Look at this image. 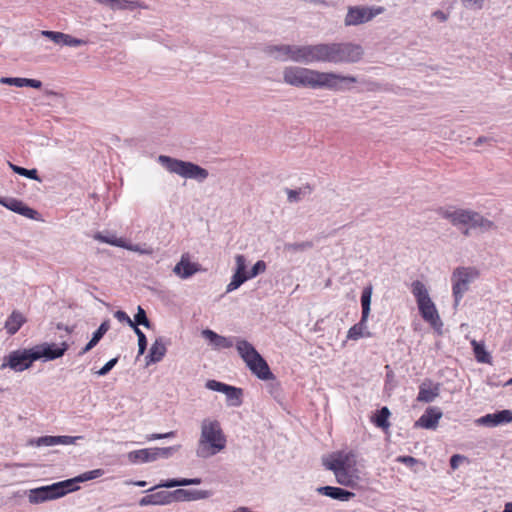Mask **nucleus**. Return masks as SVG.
I'll return each mask as SVG.
<instances>
[{"label": "nucleus", "mask_w": 512, "mask_h": 512, "mask_svg": "<svg viewBox=\"0 0 512 512\" xmlns=\"http://www.w3.org/2000/svg\"><path fill=\"white\" fill-rule=\"evenodd\" d=\"M284 83L302 88L329 89L344 91L347 84L357 82V78L351 75H341L335 72H322L301 66H286L283 69Z\"/></svg>", "instance_id": "nucleus-1"}, {"label": "nucleus", "mask_w": 512, "mask_h": 512, "mask_svg": "<svg viewBox=\"0 0 512 512\" xmlns=\"http://www.w3.org/2000/svg\"><path fill=\"white\" fill-rule=\"evenodd\" d=\"M311 64H355L364 56V48L355 42H320L312 44Z\"/></svg>", "instance_id": "nucleus-2"}, {"label": "nucleus", "mask_w": 512, "mask_h": 512, "mask_svg": "<svg viewBox=\"0 0 512 512\" xmlns=\"http://www.w3.org/2000/svg\"><path fill=\"white\" fill-rule=\"evenodd\" d=\"M226 436L220 422L215 419L205 418L201 422V433L197 443L196 455L207 459L226 447Z\"/></svg>", "instance_id": "nucleus-3"}, {"label": "nucleus", "mask_w": 512, "mask_h": 512, "mask_svg": "<svg viewBox=\"0 0 512 512\" xmlns=\"http://www.w3.org/2000/svg\"><path fill=\"white\" fill-rule=\"evenodd\" d=\"M324 465L328 470L333 471L338 484L351 488L358 485L360 475L356 468V455L353 452H337Z\"/></svg>", "instance_id": "nucleus-4"}, {"label": "nucleus", "mask_w": 512, "mask_h": 512, "mask_svg": "<svg viewBox=\"0 0 512 512\" xmlns=\"http://www.w3.org/2000/svg\"><path fill=\"white\" fill-rule=\"evenodd\" d=\"M450 222L456 226L465 237H470L473 230L485 233L496 229V225L493 221L469 209H455L450 212Z\"/></svg>", "instance_id": "nucleus-5"}, {"label": "nucleus", "mask_w": 512, "mask_h": 512, "mask_svg": "<svg viewBox=\"0 0 512 512\" xmlns=\"http://www.w3.org/2000/svg\"><path fill=\"white\" fill-rule=\"evenodd\" d=\"M264 53L268 56L273 57L278 61H292L295 63H301L305 65L311 64V52L312 44L306 45H267L263 49Z\"/></svg>", "instance_id": "nucleus-6"}, {"label": "nucleus", "mask_w": 512, "mask_h": 512, "mask_svg": "<svg viewBox=\"0 0 512 512\" xmlns=\"http://www.w3.org/2000/svg\"><path fill=\"white\" fill-rule=\"evenodd\" d=\"M158 162L170 173L177 174L186 179L203 182L209 176V172L205 168L192 162L175 159L166 155H160Z\"/></svg>", "instance_id": "nucleus-7"}, {"label": "nucleus", "mask_w": 512, "mask_h": 512, "mask_svg": "<svg viewBox=\"0 0 512 512\" xmlns=\"http://www.w3.org/2000/svg\"><path fill=\"white\" fill-rule=\"evenodd\" d=\"M411 292L416 298L419 312L422 318L431 324L432 327L438 328L442 326L438 312L434 303L432 302L428 290L424 283L416 280L411 285Z\"/></svg>", "instance_id": "nucleus-8"}, {"label": "nucleus", "mask_w": 512, "mask_h": 512, "mask_svg": "<svg viewBox=\"0 0 512 512\" xmlns=\"http://www.w3.org/2000/svg\"><path fill=\"white\" fill-rule=\"evenodd\" d=\"M479 276V270L473 266H461L454 269L452 273L454 308L458 307L464 294L469 291L471 283L477 280Z\"/></svg>", "instance_id": "nucleus-9"}, {"label": "nucleus", "mask_w": 512, "mask_h": 512, "mask_svg": "<svg viewBox=\"0 0 512 512\" xmlns=\"http://www.w3.org/2000/svg\"><path fill=\"white\" fill-rule=\"evenodd\" d=\"M385 11V7L377 5L348 6L347 13L344 17V25L346 27H352L366 24L372 21L375 17L383 14Z\"/></svg>", "instance_id": "nucleus-10"}, {"label": "nucleus", "mask_w": 512, "mask_h": 512, "mask_svg": "<svg viewBox=\"0 0 512 512\" xmlns=\"http://www.w3.org/2000/svg\"><path fill=\"white\" fill-rule=\"evenodd\" d=\"M70 481H60L47 486H41L29 491L28 499L30 503L38 504L45 501L57 499L71 492Z\"/></svg>", "instance_id": "nucleus-11"}, {"label": "nucleus", "mask_w": 512, "mask_h": 512, "mask_svg": "<svg viewBox=\"0 0 512 512\" xmlns=\"http://www.w3.org/2000/svg\"><path fill=\"white\" fill-rule=\"evenodd\" d=\"M36 360L37 355L34 354L33 347L30 349H18L4 357L0 368L5 369L9 367L16 372H22L28 369Z\"/></svg>", "instance_id": "nucleus-12"}, {"label": "nucleus", "mask_w": 512, "mask_h": 512, "mask_svg": "<svg viewBox=\"0 0 512 512\" xmlns=\"http://www.w3.org/2000/svg\"><path fill=\"white\" fill-rule=\"evenodd\" d=\"M205 387L212 391L221 392L226 395L229 405L238 407L242 404V389L230 386L228 384L216 381L208 380Z\"/></svg>", "instance_id": "nucleus-13"}, {"label": "nucleus", "mask_w": 512, "mask_h": 512, "mask_svg": "<svg viewBox=\"0 0 512 512\" xmlns=\"http://www.w3.org/2000/svg\"><path fill=\"white\" fill-rule=\"evenodd\" d=\"M33 350L34 354L37 355V360L44 359L49 361L62 357L68 350V344L63 342L58 346L54 343H42L34 346Z\"/></svg>", "instance_id": "nucleus-14"}, {"label": "nucleus", "mask_w": 512, "mask_h": 512, "mask_svg": "<svg viewBox=\"0 0 512 512\" xmlns=\"http://www.w3.org/2000/svg\"><path fill=\"white\" fill-rule=\"evenodd\" d=\"M0 204L5 208L20 214L26 218L39 220V213L33 208L24 204L21 200L12 197H0Z\"/></svg>", "instance_id": "nucleus-15"}, {"label": "nucleus", "mask_w": 512, "mask_h": 512, "mask_svg": "<svg viewBox=\"0 0 512 512\" xmlns=\"http://www.w3.org/2000/svg\"><path fill=\"white\" fill-rule=\"evenodd\" d=\"M82 436H42L39 438H32L28 441L30 446H55V445H71L76 444L78 440L82 439Z\"/></svg>", "instance_id": "nucleus-16"}, {"label": "nucleus", "mask_w": 512, "mask_h": 512, "mask_svg": "<svg viewBox=\"0 0 512 512\" xmlns=\"http://www.w3.org/2000/svg\"><path fill=\"white\" fill-rule=\"evenodd\" d=\"M510 422H512V412L507 409L496 411L495 413L491 414H486L476 420L478 425L487 427H496Z\"/></svg>", "instance_id": "nucleus-17"}, {"label": "nucleus", "mask_w": 512, "mask_h": 512, "mask_svg": "<svg viewBox=\"0 0 512 512\" xmlns=\"http://www.w3.org/2000/svg\"><path fill=\"white\" fill-rule=\"evenodd\" d=\"M247 367L250 371L256 375L261 380H272L274 379V375L271 372L268 363L266 360L260 355V353L253 358V360L249 361Z\"/></svg>", "instance_id": "nucleus-18"}, {"label": "nucleus", "mask_w": 512, "mask_h": 512, "mask_svg": "<svg viewBox=\"0 0 512 512\" xmlns=\"http://www.w3.org/2000/svg\"><path fill=\"white\" fill-rule=\"evenodd\" d=\"M442 412L437 407H428L423 415L414 423L415 428L435 429Z\"/></svg>", "instance_id": "nucleus-19"}, {"label": "nucleus", "mask_w": 512, "mask_h": 512, "mask_svg": "<svg viewBox=\"0 0 512 512\" xmlns=\"http://www.w3.org/2000/svg\"><path fill=\"white\" fill-rule=\"evenodd\" d=\"M202 336L209 341L214 349H228L231 348L236 341L237 337H225L217 334L211 329H204Z\"/></svg>", "instance_id": "nucleus-20"}, {"label": "nucleus", "mask_w": 512, "mask_h": 512, "mask_svg": "<svg viewBox=\"0 0 512 512\" xmlns=\"http://www.w3.org/2000/svg\"><path fill=\"white\" fill-rule=\"evenodd\" d=\"M199 270V264L190 262L188 254H183L180 261L173 268V272L182 279L191 277Z\"/></svg>", "instance_id": "nucleus-21"}, {"label": "nucleus", "mask_w": 512, "mask_h": 512, "mask_svg": "<svg viewBox=\"0 0 512 512\" xmlns=\"http://www.w3.org/2000/svg\"><path fill=\"white\" fill-rule=\"evenodd\" d=\"M171 503L173 501H194L200 499H206L210 496V493L205 490H187L177 489L170 492Z\"/></svg>", "instance_id": "nucleus-22"}, {"label": "nucleus", "mask_w": 512, "mask_h": 512, "mask_svg": "<svg viewBox=\"0 0 512 512\" xmlns=\"http://www.w3.org/2000/svg\"><path fill=\"white\" fill-rule=\"evenodd\" d=\"M317 492L321 495L330 497L339 501H349L352 499L355 494L351 491L345 490L343 488L334 487V486H322L317 488Z\"/></svg>", "instance_id": "nucleus-23"}, {"label": "nucleus", "mask_w": 512, "mask_h": 512, "mask_svg": "<svg viewBox=\"0 0 512 512\" xmlns=\"http://www.w3.org/2000/svg\"><path fill=\"white\" fill-rule=\"evenodd\" d=\"M167 352L166 345L162 337L157 338L151 345L148 355L146 356V365L160 362Z\"/></svg>", "instance_id": "nucleus-24"}, {"label": "nucleus", "mask_w": 512, "mask_h": 512, "mask_svg": "<svg viewBox=\"0 0 512 512\" xmlns=\"http://www.w3.org/2000/svg\"><path fill=\"white\" fill-rule=\"evenodd\" d=\"M235 346L239 356L245 362V364L253 360V358L259 354L255 347L245 339L237 337Z\"/></svg>", "instance_id": "nucleus-25"}, {"label": "nucleus", "mask_w": 512, "mask_h": 512, "mask_svg": "<svg viewBox=\"0 0 512 512\" xmlns=\"http://www.w3.org/2000/svg\"><path fill=\"white\" fill-rule=\"evenodd\" d=\"M127 459L131 464H142L156 461L153 448L131 451L127 454Z\"/></svg>", "instance_id": "nucleus-26"}, {"label": "nucleus", "mask_w": 512, "mask_h": 512, "mask_svg": "<svg viewBox=\"0 0 512 512\" xmlns=\"http://www.w3.org/2000/svg\"><path fill=\"white\" fill-rule=\"evenodd\" d=\"M171 503V495L168 491H159L142 497L139 501L140 506L147 505H167Z\"/></svg>", "instance_id": "nucleus-27"}, {"label": "nucleus", "mask_w": 512, "mask_h": 512, "mask_svg": "<svg viewBox=\"0 0 512 512\" xmlns=\"http://www.w3.org/2000/svg\"><path fill=\"white\" fill-rule=\"evenodd\" d=\"M200 478H181V479H167L162 480L158 485L150 488L148 491H153L157 488H174L188 485H199L201 483Z\"/></svg>", "instance_id": "nucleus-28"}, {"label": "nucleus", "mask_w": 512, "mask_h": 512, "mask_svg": "<svg viewBox=\"0 0 512 512\" xmlns=\"http://www.w3.org/2000/svg\"><path fill=\"white\" fill-rule=\"evenodd\" d=\"M367 320L368 317L362 315L360 321L348 330L347 339L358 340L362 337H370L371 333L367 331Z\"/></svg>", "instance_id": "nucleus-29"}, {"label": "nucleus", "mask_w": 512, "mask_h": 512, "mask_svg": "<svg viewBox=\"0 0 512 512\" xmlns=\"http://www.w3.org/2000/svg\"><path fill=\"white\" fill-rule=\"evenodd\" d=\"M439 394V388L437 385L432 383H422L419 387V393L417 400L420 402L429 403L432 402Z\"/></svg>", "instance_id": "nucleus-30"}, {"label": "nucleus", "mask_w": 512, "mask_h": 512, "mask_svg": "<svg viewBox=\"0 0 512 512\" xmlns=\"http://www.w3.org/2000/svg\"><path fill=\"white\" fill-rule=\"evenodd\" d=\"M25 322L26 318L21 312L13 311L7 318L4 327L9 335H14Z\"/></svg>", "instance_id": "nucleus-31"}, {"label": "nucleus", "mask_w": 512, "mask_h": 512, "mask_svg": "<svg viewBox=\"0 0 512 512\" xmlns=\"http://www.w3.org/2000/svg\"><path fill=\"white\" fill-rule=\"evenodd\" d=\"M110 328V322L109 320H105L101 323L99 328L93 333V336L91 340L86 344V346L80 351L79 355H84L88 351H90L92 348H94L99 341L102 339V337L106 334V332Z\"/></svg>", "instance_id": "nucleus-32"}, {"label": "nucleus", "mask_w": 512, "mask_h": 512, "mask_svg": "<svg viewBox=\"0 0 512 512\" xmlns=\"http://www.w3.org/2000/svg\"><path fill=\"white\" fill-rule=\"evenodd\" d=\"M103 473H104L103 470L95 469V470L87 471V472H85L81 475H78L72 479H67L66 481L71 482V486H69L68 488H71V492L76 491L78 489V486L76 485L77 483L96 479L98 477H101L103 475Z\"/></svg>", "instance_id": "nucleus-33"}, {"label": "nucleus", "mask_w": 512, "mask_h": 512, "mask_svg": "<svg viewBox=\"0 0 512 512\" xmlns=\"http://www.w3.org/2000/svg\"><path fill=\"white\" fill-rule=\"evenodd\" d=\"M473 346V352L475 359L479 363H485V364H491L492 363V357L490 353L485 349V345L481 342H477L476 340H473L471 342Z\"/></svg>", "instance_id": "nucleus-34"}, {"label": "nucleus", "mask_w": 512, "mask_h": 512, "mask_svg": "<svg viewBox=\"0 0 512 512\" xmlns=\"http://www.w3.org/2000/svg\"><path fill=\"white\" fill-rule=\"evenodd\" d=\"M390 414L391 413L389 409L386 406H384L381 409L377 410L372 420L377 427L387 429L390 426V423L388 421Z\"/></svg>", "instance_id": "nucleus-35"}, {"label": "nucleus", "mask_w": 512, "mask_h": 512, "mask_svg": "<svg viewBox=\"0 0 512 512\" xmlns=\"http://www.w3.org/2000/svg\"><path fill=\"white\" fill-rule=\"evenodd\" d=\"M311 191L312 189L309 185H305L298 189H286L287 199L290 203H296L299 202L302 197L309 195Z\"/></svg>", "instance_id": "nucleus-36"}, {"label": "nucleus", "mask_w": 512, "mask_h": 512, "mask_svg": "<svg viewBox=\"0 0 512 512\" xmlns=\"http://www.w3.org/2000/svg\"><path fill=\"white\" fill-rule=\"evenodd\" d=\"M8 164L14 173L24 176L26 178L32 179V180H36L39 182L41 181V179L38 176V171L36 169H26V168L20 167L18 165H15L11 162H9Z\"/></svg>", "instance_id": "nucleus-37"}, {"label": "nucleus", "mask_w": 512, "mask_h": 512, "mask_svg": "<svg viewBox=\"0 0 512 512\" xmlns=\"http://www.w3.org/2000/svg\"><path fill=\"white\" fill-rule=\"evenodd\" d=\"M371 297H372V287L368 286L363 289L362 294H361L362 315H364V317H369Z\"/></svg>", "instance_id": "nucleus-38"}, {"label": "nucleus", "mask_w": 512, "mask_h": 512, "mask_svg": "<svg viewBox=\"0 0 512 512\" xmlns=\"http://www.w3.org/2000/svg\"><path fill=\"white\" fill-rule=\"evenodd\" d=\"M248 274H239L234 272L230 283L226 287V293H230L238 289L244 282L249 280Z\"/></svg>", "instance_id": "nucleus-39"}, {"label": "nucleus", "mask_w": 512, "mask_h": 512, "mask_svg": "<svg viewBox=\"0 0 512 512\" xmlns=\"http://www.w3.org/2000/svg\"><path fill=\"white\" fill-rule=\"evenodd\" d=\"M132 325H136L137 327L142 325L146 328L151 327V322L147 317L146 311L141 306L137 308V313L134 316V320H132Z\"/></svg>", "instance_id": "nucleus-40"}, {"label": "nucleus", "mask_w": 512, "mask_h": 512, "mask_svg": "<svg viewBox=\"0 0 512 512\" xmlns=\"http://www.w3.org/2000/svg\"><path fill=\"white\" fill-rule=\"evenodd\" d=\"M313 247V243L310 241L298 242V243H286L284 245V250L287 252H302Z\"/></svg>", "instance_id": "nucleus-41"}, {"label": "nucleus", "mask_w": 512, "mask_h": 512, "mask_svg": "<svg viewBox=\"0 0 512 512\" xmlns=\"http://www.w3.org/2000/svg\"><path fill=\"white\" fill-rule=\"evenodd\" d=\"M86 43L87 42L83 39L75 38L69 34L62 32L61 43H60L61 46L78 47V46L85 45Z\"/></svg>", "instance_id": "nucleus-42"}, {"label": "nucleus", "mask_w": 512, "mask_h": 512, "mask_svg": "<svg viewBox=\"0 0 512 512\" xmlns=\"http://www.w3.org/2000/svg\"><path fill=\"white\" fill-rule=\"evenodd\" d=\"M94 239L116 247L124 246V239L115 236H104L101 233H97L94 235Z\"/></svg>", "instance_id": "nucleus-43"}, {"label": "nucleus", "mask_w": 512, "mask_h": 512, "mask_svg": "<svg viewBox=\"0 0 512 512\" xmlns=\"http://www.w3.org/2000/svg\"><path fill=\"white\" fill-rule=\"evenodd\" d=\"M179 446H171V447H163V448H159V447H155L153 448L154 449V453H155V460L159 459V458H169L171 457L177 450H178Z\"/></svg>", "instance_id": "nucleus-44"}, {"label": "nucleus", "mask_w": 512, "mask_h": 512, "mask_svg": "<svg viewBox=\"0 0 512 512\" xmlns=\"http://www.w3.org/2000/svg\"><path fill=\"white\" fill-rule=\"evenodd\" d=\"M132 329L138 337V355H142L147 349V338L136 325Z\"/></svg>", "instance_id": "nucleus-45"}, {"label": "nucleus", "mask_w": 512, "mask_h": 512, "mask_svg": "<svg viewBox=\"0 0 512 512\" xmlns=\"http://www.w3.org/2000/svg\"><path fill=\"white\" fill-rule=\"evenodd\" d=\"M1 84L16 86V87H25V78L19 77H2L0 79Z\"/></svg>", "instance_id": "nucleus-46"}, {"label": "nucleus", "mask_w": 512, "mask_h": 512, "mask_svg": "<svg viewBox=\"0 0 512 512\" xmlns=\"http://www.w3.org/2000/svg\"><path fill=\"white\" fill-rule=\"evenodd\" d=\"M236 262V269L235 272L239 274H249V272L246 271L247 265H246V258L244 255L238 254L235 257Z\"/></svg>", "instance_id": "nucleus-47"}, {"label": "nucleus", "mask_w": 512, "mask_h": 512, "mask_svg": "<svg viewBox=\"0 0 512 512\" xmlns=\"http://www.w3.org/2000/svg\"><path fill=\"white\" fill-rule=\"evenodd\" d=\"M40 34L43 37H46V38L50 39L51 41H53L57 45H60V43H61L62 32L50 31V30H42L40 32Z\"/></svg>", "instance_id": "nucleus-48"}, {"label": "nucleus", "mask_w": 512, "mask_h": 512, "mask_svg": "<svg viewBox=\"0 0 512 512\" xmlns=\"http://www.w3.org/2000/svg\"><path fill=\"white\" fill-rule=\"evenodd\" d=\"M266 270V263L263 260L257 261L254 266L252 267L251 271L249 272L248 276L249 278H254L257 275L265 272Z\"/></svg>", "instance_id": "nucleus-49"}, {"label": "nucleus", "mask_w": 512, "mask_h": 512, "mask_svg": "<svg viewBox=\"0 0 512 512\" xmlns=\"http://www.w3.org/2000/svg\"><path fill=\"white\" fill-rule=\"evenodd\" d=\"M117 362H118V358L117 357L116 358H112L102 368H100L95 373L98 376H105L114 368V366L117 364Z\"/></svg>", "instance_id": "nucleus-50"}, {"label": "nucleus", "mask_w": 512, "mask_h": 512, "mask_svg": "<svg viewBox=\"0 0 512 512\" xmlns=\"http://www.w3.org/2000/svg\"><path fill=\"white\" fill-rule=\"evenodd\" d=\"M462 463H469L466 456L455 454L450 458V468L457 469Z\"/></svg>", "instance_id": "nucleus-51"}, {"label": "nucleus", "mask_w": 512, "mask_h": 512, "mask_svg": "<svg viewBox=\"0 0 512 512\" xmlns=\"http://www.w3.org/2000/svg\"><path fill=\"white\" fill-rule=\"evenodd\" d=\"M175 435H176L175 431H170L167 433H153V434L147 435L146 440L152 441V440H158V439H164V438H173V437H175Z\"/></svg>", "instance_id": "nucleus-52"}, {"label": "nucleus", "mask_w": 512, "mask_h": 512, "mask_svg": "<svg viewBox=\"0 0 512 512\" xmlns=\"http://www.w3.org/2000/svg\"><path fill=\"white\" fill-rule=\"evenodd\" d=\"M114 317L121 323H127L131 328H133L135 325H132L131 318L127 315L126 312L122 310H118L114 313Z\"/></svg>", "instance_id": "nucleus-53"}, {"label": "nucleus", "mask_w": 512, "mask_h": 512, "mask_svg": "<svg viewBox=\"0 0 512 512\" xmlns=\"http://www.w3.org/2000/svg\"><path fill=\"white\" fill-rule=\"evenodd\" d=\"M121 248H125V249L130 250V251L138 252L140 254H150L152 252L149 249H142L140 247V245L128 244L125 240H124V246H121Z\"/></svg>", "instance_id": "nucleus-54"}, {"label": "nucleus", "mask_w": 512, "mask_h": 512, "mask_svg": "<svg viewBox=\"0 0 512 512\" xmlns=\"http://www.w3.org/2000/svg\"><path fill=\"white\" fill-rule=\"evenodd\" d=\"M462 2L468 8L480 9L483 6L484 0H462Z\"/></svg>", "instance_id": "nucleus-55"}, {"label": "nucleus", "mask_w": 512, "mask_h": 512, "mask_svg": "<svg viewBox=\"0 0 512 512\" xmlns=\"http://www.w3.org/2000/svg\"><path fill=\"white\" fill-rule=\"evenodd\" d=\"M397 461L404 463L408 466H413L414 464H416L418 462L417 459H415L412 456H400V457H398Z\"/></svg>", "instance_id": "nucleus-56"}, {"label": "nucleus", "mask_w": 512, "mask_h": 512, "mask_svg": "<svg viewBox=\"0 0 512 512\" xmlns=\"http://www.w3.org/2000/svg\"><path fill=\"white\" fill-rule=\"evenodd\" d=\"M25 87L40 89L42 87V82L36 79L25 78Z\"/></svg>", "instance_id": "nucleus-57"}, {"label": "nucleus", "mask_w": 512, "mask_h": 512, "mask_svg": "<svg viewBox=\"0 0 512 512\" xmlns=\"http://www.w3.org/2000/svg\"><path fill=\"white\" fill-rule=\"evenodd\" d=\"M492 139L491 138H488V137H485V136H480L476 139V141L474 142V145L475 146H480L484 143H488L490 142Z\"/></svg>", "instance_id": "nucleus-58"}, {"label": "nucleus", "mask_w": 512, "mask_h": 512, "mask_svg": "<svg viewBox=\"0 0 512 512\" xmlns=\"http://www.w3.org/2000/svg\"><path fill=\"white\" fill-rule=\"evenodd\" d=\"M433 16L442 22L446 20V15L442 11H435Z\"/></svg>", "instance_id": "nucleus-59"}, {"label": "nucleus", "mask_w": 512, "mask_h": 512, "mask_svg": "<svg viewBox=\"0 0 512 512\" xmlns=\"http://www.w3.org/2000/svg\"><path fill=\"white\" fill-rule=\"evenodd\" d=\"M511 506L512 505H511L510 502L506 503L505 506H504V510L502 512H512V507Z\"/></svg>", "instance_id": "nucleus-60"}, {"label": "nucleus", "mask_w": 512, "mask_h": 512, "mask_svg": "<svg viewBox=\"0 0 512 512\" xmlns=\"http://www.w3.org/2000/svg\"><path fill=\"white\" fill-rule=\"evenodd\" d=\"M134 484H135L136 486H139V487H144V486H146L147 482H146V481H142V480H140V481H136V482H134Z\"/></svg>", "instance_id": "nucleus-61"}, {"label": "nucleus", "mask_w": 512, "mask_h": 512, "mask_svg": "<svg viewBox=\"0 0 512 512\" xmlns=\"http://www.w3.org/2000/svg\"><path fill=\"white\" fill-rule=\"evenodd\" d=\"M509 385H512V378L509 379L506 383H505V386H509Z\"/></svg>", "instance_id": "nucleus-62"}, {"label": "nucleus", "mask_w": 512, "mask_h": 512, "mask_svg": "<svg viewBox=\"0 0 512 512\" xmlns=\"http://www.w3.org/2000/svg\"><path fill=\"white\" fill-rule=\"evenodd\" d=\"M392 376H393L392 371H389V372L387 373V378L389 379V378H391Z\"/></svg>", "instance_id": "nucleus-63"}, {"label": "nucleus", "mask_w": 512, "mask_h": 512, "mask_svg": "<svg viewBox=\"0 0 512 512\" xmlns=\"http://www.w3.org/2000/svg\"><path fill=\"white\" fill-rule=\"evenodd\" d=\"M48 94L53 95V96H57V93H55L53 91L48 92Z\"/></svg>", "instance_id": "nucleus-64"}]
</instances>
